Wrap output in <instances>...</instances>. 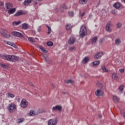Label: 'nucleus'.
<instances>
[{"label": "nucleus", "instance_id": "obj_1", "mask_svg": "<svg viewBox=\"0 0 125 125\" xmlns=\"http://www.w3.org/2000/svg\"><path fill=\"white\" fill-rule=\"evenodd\" d=\"M7 109L9 113H12L17 109V106L14 103H11L8 105Z\"/></svg>", "mask_w": 125, "mask_h": 125}, {"label": "nucleus", "instance_id": "obj_2", "mask_svg": "<svg viewBox=\"0 0 125 125\" xmlns=\"http://www.w3.org/2000/svg\"><path fill=\"white\" fill-rule=\"evenodd\" d=\"M87 34L86 27L84 25L82 26L80 31V38H84Z\"/></svg>", "mask_w": 125, "mask_h": 125}, {"label": "nucleus", "instance_id": "obj_3", "mask_svg": "<svg viewBox=\"0 0 125 125\" xmlns=\"http://www.w3.org/2000/svg\"><path fill=\"white\" fill-rule=\"evenodd\" d=\"M0 33L3 37H4V38H6V39H9V38H10V34L5 29H0Z\"/></svg>", "mask_w": 125, "mask_h": 125}, {"label": "nucleus", "instance_id": "obj_4", "mask_svg": "<svg viewBox=\"0 0 125 125\" xmlns=\"http://www.w3.org/2000/svg\"><path fill=\"white\" fill-rule=\"evenodd\" d=\"M12 35L14 37H17V38H24V35L20 32H18L17 31H14L12 33Z\"/></svg>", "mask_w": 125, "mask_h": 125}, {"label": "nucleus", "instance_id": "obj_5", "mask_svg": "<svg viewBox=\"0 0 125 125\" xmlns=\"http://www.w3.org/2000/svg\"><path fill=\"white\" fill-rule=\"evenodd\" d=\"M112 26V22L111 21H108L106 23V25L105 26V31L107 32H109V33H111L112 32V29H111V26Z\"/></svg>", "mask_w": 125, "mask_h": 125}, {"label": "nucleus", "instance_id": "obj_6", "mask_svg": "<svg viewBox=\"0 0 125 125\" xmlns=\"http://www.w3.org/2000/svg\"><path fill=\"white\" fill-rule=\"evenodd\" d=\"M57 122H58L57 118H55V119H50L48 121V125H57Z\"/></svg>", "mask_w": 125, "mask_h": 125}, {"label": "nucleus", "instance_id": "obj_7", "mask_svg": "<svg viewBox=\"0 0 125 125\" xmlns=\"http://www.w3.org/2000/svg\"><path fill=\"white\" fill-rule=\"evenodd\" d=\"M25 14H27V12H25V11L19 10L14 15V16L15 17L21 16V15H24Z\"/></svg>", "mask_w": 125, "mask_h": 125}, {"label": "nucleus", "instance_id": "obj_8", "mask_svg": "<svg viewBox=\"0 0 125 125\" xmlns=\"http://www.w3.org/2000/svg\"><path fill=\"white\" fill-rule=\"evenodd\" d=\"M21 108H26L28 106V102L25 99H22L21 102Z\"/></svg>", "mask_w": 125, "mask_h": 125}, {"label": "nucleus", "instance_id": "obj_9", "mask_svg": "<svg viewBox=\"0 0 125 125\" xmlns=\"http://www.w3.org/2000/svg\"><path fill=\"white\" fill-rule=\"evenodd\" d=\"M52 110L54 112H56V111H60L61 112V111H62V106L58 105H56L55 106L53 107Z\"/></svg>", "mask_w": 125, "mask_h": 125}, {"label": "nucleus", "instance_id": "obj_10", "mask_svg": "<svg viewBox=\"0 0 125 125\" xmlns=\"http://www.w3.org/2000/svg\"><path fill=\"white\" fill-rule=\"evenodd\" d=\"M104 94V92L102 91V90L101 89H97L95 91V95H96V96H102V95H103Z\"/></svg>", "mask_w": 125, "mask_h": 125}, {"label": "nucleus", "instance_id": "obj_11", "mask_svg": "<svg viewBox=\"0 0 125 125\" xmlns=\"http://www.w3.org/2000/svg\"><path fill=\"white\" fill-rule=\"evenodd\" d=\"M19 60V58L16 56L11 55V62H16Z\"/></svg>", "mask_w": 125, "mask_h": 125}, {"label": "nucleus", "instance_id": "obj_12", "mask_svg": "<svg viewBox=\"0 0 125 125\" xmlns=\"http://www.w3.org/2000/svg\"><path fill=\"white\" fill-rule=\"evenodd\" d=\"M5 7L7 10H9L13 7V4H12V3L8 2L5 4Z\"/></svg>", "mask_w": 125, "mask_h": 125}, {"label": "nucleus", "instance_id": "obj_13", "mask_svg": "<svg viewBox=\"0 0 125 125\" xmlns=\"http://www.w3.org/2000/svg\"><path fill=\"white\" fill-rule=\"evenodd\" d=\"M76 42V38L75 37H70L69 40H68V43L69 44H74Z\"/></svg>", "mask_w": 125, "mask_h": 125}, {"label": "nucleus", "instance_id": "obj_14", "mask_svg": "<svg viewBox=\"0 0 125 125\" xmlns=\"http://www.w3.org/2000/svg\"><path fill=\"white\" fill-rule=\"evenodd\" d=\"M113 7L115 8L116 9H120L121 8V3L117 2L116 3H115L113 5Z\"/></svg>", "mask_w": 125, "mask_h": 125}, {"label": "nucleus", "instance_id": "obj_15", "mask_svg": "<svg viewBox=\"0 0 125 125\" xmlns=\"http://www.w3.org/2000/svg\"><path fill=\"white\" fill-rule=\"evenodd\" d=\"M102 55H103V53L99 52L95 55V59H99L100 58H101Z\"/></svg>", "mask_w": 125, "mask_h": 125}, {"label": "nucleus", "instance_id": "obj_16", "mask_svg": "<svg viewBox=\"0 0 125 125\" xmlns=\"http://www.w3.org/2000/svg\"><path fill=\"white\" fill-rule=\"evenodd\" d=\"M3 42L6 44H8L9 45H11V46H13V47H14L16 46L15 45L14 43L11 42L9 41H5V40H3Z\"/></svg>", "mask_w": 125, "mask_h": 125}, {"label": "nucleus", "instance_id": "obj_17", "mask_svg": "<svg viewBox=\"0 0 125 125\" xmlns=\"http://www.w3.org/2000/svg\"><path fill=\"white\" fill-rule=\"evenodd\" d=\"M60 8L61 11L62 12H63V11H64V10H62V9H68V7L65 4H62V5H61L60 6Z\"/></svg>", "mask_w": 125, "mask_h": 125}, {"label": "nucleus", "instance_id": "obj_18", "mask_svg": "<svg viewBox=\"0 0 125 125\" xmlns=\"http://www.w3.org/2000/svg\"><path fill=\"white\" fill-rule=\"evenodd\" d=\"M16 11V8H13L10 9L9 10H8V13L10 15L13 14V13H15V12Z\"/></svg>", "mask_w": 125, "mask_h": 125}, {"label": "nucleus", "instance_id": "obj_19", "mask_svg": "<svg viewBox=\"0 0 125 125\" xmlns=\"http://www.w3.org/2000/svg\"><path fill=\"white\" fill-rule=\"evenodd\" d=\"M4 60H7V61H10L11 62V55H5V59Z\"/></svg>", "mask_w": 125, "mask_h": 125}, {"label": "nucleus", "instance_id": "obj_20", "mask_svg": "<svg viewBox=\"0 0 125 125\" xmlns=\"http://www.w3.org/2000/svg\"><path fill=\"white\" fill-rule=\"evenodd\" d=\"M88 0H79V2L80 4H81V5H83L87 3Z\"/></svg>", "mask_w": 125, "mask_h": 125}, {"label": "nucleus", "instance_id": "obj_21", "mask_svg": "<svg viewBox=\"0 0 125 125\" xmlns=\"http://www.w3.org/2000/svg\"><path fill=\"white\" fill-rule=\"evenodd\" d=\"M88 61H89V58H88V57H86L82 61V63L83 64H86V63H87Z\"/></svg>", "mask_w": 125, "mask_h": 125}, {"label": "nucleus", "instance_id": "obj_22", "mask_svg": "<svg viewBox=\"0 0 125 125\" xmlns=\"http://www.w3.org/2000/svg\"><path fill=\"white\" fill-rule=\"evenodd\" d=\"M32 0H25L23 2L24 5H29L32 2Z\"/></svg>", "mask_w": 125, "mask_h": 125}, {"label": "nucleus", "instance_id": "obj_23", "mask_svg": "<svg viewBox=\"0 0 125 125\" xmlns=\"http://www.w3.org/2000/svg\"><path fill=\"white\" fill-rule=\"evenodd\" d=\"M112 79H114L115 81L119 80V77L117 76V74L116 73H113L112 75Z\"/></svg>", "mask_w": 125, "mask_h": 125}, {"label": "nucleus", "instance_id": "obj_24", "mask_svg": "<svg viewBox=\"0 0 125 125\" xmlns=\"http://www.w3.org/2000/svg\"><path fill=\"white\" fill-rule=\"evenodd\" d=\"M21 28L22 29H23V30H27L28 29V24L24 23L21 25Z\"/></svg>", "mask_w": 125, "mask_h": 125}, {"label": "nucleus", "instance_id": "obj_25", "mask_svg": "<svg viewBox=\"0 0 125 125\" xmlns=\"http://www.w3.org/2000/svg\"><path fill=\"white\" fill-rule=\"evenodd\" d=\"M97 42V37H94L91 39L92 44L95 43Z\"/></svg>", "mask_w": 125, "mask_h": 125}, {"label": "nucleus", "instance_id": "obj_26", "mask_svg": "<svg viewBox=\"0 0 125 125\" xmlns=\"http://www.w3.org/2000/svg\"><path fill=\"white\" fill-rule=\"evenodd\" d=\"M113 100L114 101V102H119L120 101V99H119V98H118V97L116 96H113Z\"/></svg>", "mask_w": 125, "mask_h": 125}, {"label": "nucleus", "instance_id": "obj_27", "mask_svg": "<svg viewBox=\"0 0 125 125\" xmlns=\"http://www.w3.org/2000/svg\"><path fill=\"white\" fill-rule=\"evenodd\" d=\"M39 48L44 53H47V51L42 46H39Z\"/></svg>", "mask_w": 125, "mask_h": 125}, {"label": "nucleus", "instance_id": "obj_28", "mask_svg": "<svg viewBox=\"0 0 125 125\" xmlns=\"http://www.w3.org/2000/svg\"><path fill=\"white\" fill-rule=\"evenodd\" d=\"M124 85H122L121 86H120L118 88L119 92H121V93H123V91H124Z\"/></svg>", "mask_w": 125, "mask_h": 125}, {"label": "nucleus", "instance_id": "obj_29", "mask_svg": "<svg viewBox=\"0 0 125 125\" xmlns=\"http://www.w3.org/2000/svg\"><path fill=\"white\" fill-rule=\"evenodd\" d=\"M24 121H25V119L24 118L18 119L17 120V124H21V123H23Z\"/></svg>", "mask_w": 125, "mask_h": 125}, {"label": "nucleus", "instance_id": "obj_30", "mask_svg": "<svg viewBox=\"0 0 125 125\" xmlns=\"http://www.w3.org/2000/svg\"><path fill=\"white\" fill-rule=\"evenodd\" d=\"M121 42H122V41H121V39H117L115 40V43L117 45H119V44H120V43H121Z\"/></svg>", "mask_w": 125, "mask_h": 125}, {"label": "nucleus", "instance_id": "obj_31", "mask_svg": "<svg viewBox=\"0 0 125 125\" xmlns=\"http://www.w3.org/2000/svg\"><path fill=\"white\" fill-rule=\"evenodd\" d=\"M100 64V61H96L93 62V66H98Z\"/></svg>", "mask_w": 125, "mask_h": 125}, {"label": "nucleus", "instance_id": "obj_32", "mask_svg": "<svg viewBox=\"0 0 125 125\" xmlns=\"http://www.w3.org/2000/svg\"><path fill=\"white\" fill-rule=\"evenodd\" d=\"M102 69L103 72H105V73H108V72H109V71L106 69V67H105L104 65L102 66Z\"/></svg>", "mask_w": 125, "mask_h": 125}, {"label": "nucleus", "instance_id": "obj_33", "mask_svg": "<svg viewBox=\"0 0 125 125\" xmlns=\"http://www.w3.org/2000/svg\"><path fill=\"white\" fill-rule=\"evenodd\" d=\"M68 15L69 17H74V12H73L72 11L68 12Z\"/></svg>", "mask_w": 125, "mask_h": 125}, {"label": "nucleus", "instance_id": "obj_34", "mask_svg": "<svg viewBox=\"0 0 125 125\" xmlns=\"http://www.w3.org/2000/svg\"><path fill=\"white\" fill-rule=\"evenodd\" d=\"M8 96L7 97L8 98H13V97H14V95L12 93H8Z\"/></svg>", "mask_w": 125, "mask_h": 125}, {"label": "nucleus", "instance_id": "obj_35", "mask_svg": "<svg viewBox=\"0 0 125 125\" xmlns=\"http://www.w3.org/2000/svg\"><path fill=\"white\" fill-rule=\"evenodd\" d=\"M21 23V21H14L12 23V25H16V26H17L18 25H19V24H20Z\"/></svg>", "mask_w": 125, "mask_h": 125}, {"label": "nucleus", "instance_id": "obj_36", "mask_svg": "<svg viewBox=\"0 0 125 125\" xmlns=\"http://www.w3.org/2000/svg\"><path fill=\"white\" fill-rule=\"evenodd\" d=\"M71 28H72L71 24H67L66 25V29L67 31L71 30Z\"/></svg>", "mask_w": 125, "mask_h": 125}, {"label": "nucleus", "instance_id": "obj_37", "mask_svg": "<svg viewBox=\"0 0 125 125\" xmlns=\"http://www.w3.org/2000/svg\"><path fill=\"white\" fill-rule=\"evenodd\" d=\"M96 85H97V86H99V87H103V84H102V83H101L100 82L97 83Z\"/></svg>", "mask_w": 125, "mask_h": 125}, {"label": "nucleus", "instance_id": "obj_38", "mask_svg": "<svg viewBox=\"0 0 125 125\" xmlns=\"http://www.w3.org/2000/svg\"><path fill=\"white\" fill-rule=\"evenodd\" d=\"M47 45H48V46H52V45H53V42L51 41L48 42H47Z\"/></svg>", "mask_w": 125, "mask_h": 125}, {"label": "nucleus", "instance_id": "obj_39", "mask_svg": "<svg viewBox=\"0 0 125 125\" xmlns=\"http://www.w3.org/2000/svg\"><path fill=\"white\" fill-rule=\"evenodd\" d=\"M66 83H74V81L72 80H68L66 81Z\"/></svg>", "mask_w": 125, "mask_h": 125}, {"label": "nucleus", "instance_id": "obj_40", "mask_svg": "<svg viewBox=\"0 0 125 125\" xmlns=\"http://www.w3.org/2000/svg\"><path fill=\"white\" fill-rule=\"evenodd\" d=\"M44 60H45V61L48 63V64H49V63H50V61H49V59H46V57H45V56L43 57Z\"/></svg>", "mask_w": 125, "mask_h": 125}, {"label": "nucleus", "instance_id": "obj_41", "mask_svg": "<svg viewBox=\"0 0 125 125\" xmlns=\"http://www.w3.org/2000/svg\"><path fill=\"white\" fill-rule=\"evenodd\" d=\"M0 66H1V67H2V68H6L8 67L7 65L4 64L2 63H0Z\"/></svg>", "mask_w": 125, "mask_h": 125}, {"label": "nucleus", "instance_id": "obj_42", "mask_svg": "<svg viewBox=\"0 0 125 125\" xmlns=\"http://www.w3.org/2000/svg\"><path fill=\"white\" fill-rule=\"evenodd\" d=\"M28 40L31 42H34V38H32V37H28Z\"/></svg>", "mask_w": 125, "mask_h": 125}, {"label": "nucleus", "instance_id": "obj_43", "mask_svg": "<svg viewBox=\"0 0 125 125\" xmlns=\"http://www.w3.org/2000/svg\"><path fill=\"white\" fill-rule=\"evenodd\" d=\"M0 58H1V59H5V55H2V54H0Z\"/></svg>", "mask_w": 125, "mask_h": 125}, {"label": "nucleus", "instance_id": "obj_44", "mask_svg": "<svg viewBox=\"0 0 125 125\" xmlns=\"http://www.w3.org/2000/svg\"><path fill=\"white\" fill-rule=\"evenodd\" d=\"M29 115H31V116H35V112L34 111H30Z\"/></svg>", "mask_w": 125, "mask_h": 125}, {"label": "nucleus", "instance_id": "obj_45", "mask_svg": "<svg viewBox=\"0 0 125 125\" xmlns=\"http://www.w3.org/2000/svg\"><path fill=\"white\" fill-rule=\"evenodd\" d=\"M117 27L118 29H120L122 27V23L119 22L117 24Z\"/></svg>", "mask_w": 125, "mask_h": 125}, {"label": "nucleus", "instance_id": "obj_46", "mask_svg": "<svg viewBox=\"0 0 125 125\" xmlns=\"http://www.w3.org/2000/svg\"><path fill=\"white\" fill-rule=\"evenodd\" d=\"M33 5H34V6H36L37 4H38V1H37V0H34L33 1Z\"/></svg>", "mask_w": 125, "mask_h": 125}, {"label": "nucleus", "instance_id": "obj_47", "mask_svg": "<svg viewBox=\"0 0 125 125\" xmlns=\"http://www.w3.org/2000/svg\"><path fill=\"white\" fill-rule=\"evenodd\" d=\"M75 49H76V47H71L69 48L70 51H73V50H75Z\"/></svg>", "mask_w": 125, "mask_h": 125}, {"label": "nucleus", "instance_id": "obj_48", "mask_svg": "<svg viewBox=\"0 0 125 125\" xmlns=\"http://www.w3.org/2000/svg\"><path fill=\"white\" fill-rule=\"evenodd\" d=\"M117 12V11L116 10V9H112V11H111V13L112 14H116V13Z\"/></svg>", "mask_w": 125, "mask_h": 125}, {"label": "nucleus", "instance_id": "obj_49", "mask_svg": "<svg viewBox=\"0 0 125 125\" xmlns=\"http://www.w3.org/2000/svg\"><path fill=\"white\" fill-rule=\"evenodd\" d=\"M48 29V35H50V33H51V28L50 27Z\"/></svg>", "mask_w": 125, "mask_h": 125}, {"label": "nucleus", "instance_id": "obj_50", "mask_svg": "<svg viewBox=\"0 0 125 125\" xmlns=\"http://www.w3.org/2000/svg\"><path fill=\"white\" fill-rule=\"evenodd\" d=\"M120 73H125V69H119Z\"/></svg>", "mask_w": 125, "mask_h": 125}, {"label": "nucleus", "instance_id": "obj_51", "mask_svg": "<svg viewBox=\"0 0 125 125\" xmlns=\"http://www.w3.org/2000/svg\"><path fill=\"white\" fill-rule=\"evenodd\" d=\"M38 32H41L42 31V29H41V26H39L38 28Z\"/></svg>", "mask_w": 125, "mask_h": 125}, {"label": "nucleus", "instance_id": "obj_52", "mask_svg": "<svg viewBox=\"0 0 125 125\" xmlns=\"http://www.w3.org/2000/svg\"><path fill=\"white\" fill-rule=\"evenodd\" d=\"M28 83L30 85H31V86H34V84L31 82H28Z\"/></svg>", "mask_w": 125, "mask_h": 125}, {"label": "nucleus", "instance_id": "obj_53", "mask_svg": "<svg viewBox=\"0 0 125 125\" xmlns=\"http://www.w3.org/2000/svg\"><path fill=\"white\" fill-rule=\"evenodd\" d=\"M85 14V12H83L82 15H81V17H83L84 16V15Z\"/></svg>", "mask_w": 125, "mask_h": 125}, {"label": "nucleus", "instance_id": "obj_54", "mask_svg": "<svg viewBox=\"0 0 125 125\" xmlns=\"http://www.w3.org/2000/svg\"><path fill=\"white\" fill-rule=\"evenodd\" d=\"M32 34H33V35H36V31H32Z\"/></svg>", "mask_w": 125, "mask_h": 125}, {"label": "nucleus", "instance_id": "obj_55", "mask_svg": "<svg viewBox=\"0 0 125 125\" xmlns=\"http://www.w3.org/2000/svg\"><path fill=\"white\" fill-rule=\"evenodd\" d=\"M52 87H55V85H54V84H52Z\"/></svg>", "mask_w": 125, "mask_h": 125}, {"label": "nucleus", "instance_id": "obj_56", "mask_svg": "<svg viewBox=\"0 0 125 125\" xmlns=\"http://www.w3.org/2000/svg\"><path fill=\"white\" fill-rule=\"evenodd\" d=\"M99 118H102V116L101 115H99Z\"/></svg>", "mask_w": 125, "mask_h": 125}, {"label": "nucleus", "instance_id": "obj_57", "mask_svg": "<svg viewBox=\"0 0 125 125\" xmlns=\"http://www.w3.org/2000/svg\"><path fill=\"white\" fill-rule=\"evenodd\" d=\"M102 42H103V41L102 40H101L100 42V43H102Z\"/></svg>", "mask_w": 125, "mask_h": 125}, {"label": "nucleus", "instance_id": "obj_58", "mask_svg": "<svg viewBox=\"0 0 125 125\" xmlns=\"http://www.w3.org/2000/svg\"><path fill=\"white\" fill-rule=\"evenodd\" d=\"M55 12H57V9H56L55 10Z\"/></svg>", "mask_w": 125, "mask_h": 125}, {"label": "nucleus", "instance_id": "obj_59", "mask_svg": "<svg viewBox=\"0 0 125 125\" xmlns=\"http://www.w3.org/2000/svg\"><path fill=\"white\" fill-rule=\"evenodd\" d=\"M46 26L47 28H48L50 27H49L48 25H46Z\"/></svg>", "mask_w": 125, "mask_h": 125}, {"label": "nucleus", "instance_id": "obj_60", "mask_svg": "<svg viewBox=\"0 0 125 125\" xmlns=\"http://www.w3.org/2000/svg\"><path fill=\"white\" fill-rule=\"evenodd\" d=\"M38 0V1H42V0Z\"/></svg>", "mask_w": 125, "mask_h": 125}, {"label": "nucleus", "instance_id": "obj_61", "mask_svg": "<svg viewBox=\"0 0 125 125\" xmlns=\"http://www.w3.org/2000/svg\"><path fill=\"white\" fill-rule=\"evenodd\" d=\"M1 5H3V4H1Z\"/></svg>", "mask_w": 125, "mask_h": 125}, {"label": "nucleus", "instance_id": "obj_62", "mask_svg": "<svg viewBox=\"0 0 125 125\" xmlns=\"http://www.w3.org/2000/svg\"><path fill=\"white\" fill-rule=\"evenodd\" d=\"M18 0L21 1V0Z\"/></svg>", "mask_w": 125, "mask_h": 125}]
</instances>
